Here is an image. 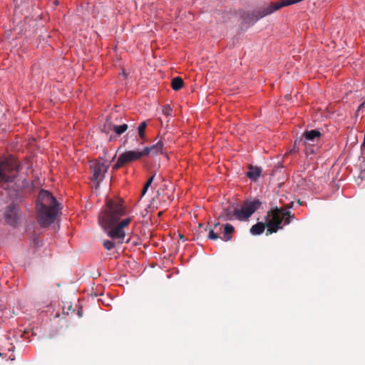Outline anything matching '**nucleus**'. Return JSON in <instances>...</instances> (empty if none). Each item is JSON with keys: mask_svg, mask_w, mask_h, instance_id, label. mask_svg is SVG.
<instances>
[{"mask_svg": "<svg viewBox=\"0 0 365 365\" xmlns=\"http://www.w3.org/2000/svg\"><path fill=\"white\" fill-rule=\"evenodd\" d=\"M126 214V207L123 201L116 200L108 201L106 210L99 215L101 226L111 238L103 241V245L105 249L110 250L115 247L116 242L118 244L124 242L125 228L133 218V216H127L120 221Z\"/></svg>", "mask_w": 365, "mask_h": 365, "instance_id": "obj_1", "label": "nucleus"}, {"mask_svg": "<svg viewBox=\"0 0 365 365\" xmlns=\"http://www.w3.org/2000/svg\"><path fill=\"white\" fill-rule=\"evenodd\" d=\"M58 203L51 192L41 190L38 195L36 208L37 221L41 227H48L54 222L58 210Z\"/></svg>", "mask_w": 365, "mask_h": 365, "instance_id": "obj_2", "label": "nucleus"}, {"mask_svg": "<svg viewBox=\"0 0 365 365\" xmlns=\"http://www.w3.org/2000/svg\"><path fill=\"white\" fill-rule=\"evenodd\" d=\"M163 143L158 141L156 144L151 147H145L143 150H129L120 154L117 160L116 163L113 165V170H118L126 164L138 160L150 153L156 155L159 153H163Z\"/></svg>", "mask_w": 365, "mask_h": 365, "instance_id": "obj_3", "label": "nucleus"}, {"mask_svg": "<svg viewBox=\"0 0 365 365\" xmlns=\"http://www.w3.org/2000/svg\"><path fill=\"white\" fill-rule=\"evenodd\" d=\"M261 205V202L255 199L254 200H246L244 202L241 209L235 208L232 210L230 207L225 209L220 214V217L223 220H232L236 218L240 220H247Z\"/></svg>", "mask_w": 365, "mask_h": 365, "instance_id": "obj_4", "label": "nucleus"}, {"mask_svg": "<svg viewBox=\"0 0 365 365\" xmlns=\"http://www.w3.org/2000/svg\"><path fill=\"white\" fill-rule=\"evenodd\" d=\"M282 219L279 217V214L277 210H271L267 212L265 216L264 222H257V224L252 226L250 232L254 235H259L263 233L265 227H267V235H269L274 232H277L279 229H282L281 226Z\"/></svg>", "mask_w": 365, "mask_h": 365, "instance_id": "obj_5", "label": "nucleus"}, {"mask_svg": "<svg viewBox=\"0 0 365 365\" xmlns=\"http://www.w3.org/2000/svg\"><path fill=\"white\" fill-rule=\"evenodd\" d=\"M18 161L10 158L0 161V183L12 182L19 172Z\"/></svg>", "mask_w": 365, "mask_h": 365, "instance_id": "obj_6", "label": "nucleus"}, {"mask_svg": "<svg viewBox=\"0 0 365 365\" xmlns=\"http://www.w3.org/2000/svg\"><path fill=\"white\" fill-rule=\"evenodd\" d=\"M90 168L93 174L92 180L99 185L100 182L103 180L109 165L99 160H93L90 163Z\"/></svg>", "mask_w": 365, "mask_h": 365, "instance_id": "obj_7", "label": "nucleus"}, {"mask_svg": "<svg viewBox=\"0 0 365 365\" xmlns=\"http://www.w3.org/2000/svg\"><path fill=\"white\" fill-rule=\"evenodd\" d=\"M4 217L9 224L15 225L19 217V207L15 204L9 205L6 210Z\"/></svg>", "mask_w": 365, "mask_h": 365, "instance_id": "obj_8", "label": "nucleus"}, {"mask_svg": "<svg viewBox=\"0 0 365 365\" xmlns=\"http://www.w3.org/2000/svg\"><path fill=\"white\" fill-rule=\"evenodd\" d=\"M320 131L317 130H307L304 133V144L312 145L318 143L321 137Z\"/></svg>", "mask_w": 365, "mask_h": 365, "instance_id": "obj_9", "label": "nucleus"}, {"mask_svg": "<svg viewBox=\"0 0 365 365\" xmlns=\"http://www.w3.org/2000/svg\"><path fill=\"white\" fill-rule=\"evenodd\" d=\"M273 210H277L279 214V217L282 219V222L284 220V225L290 223L291 220L294 218V215L290 211L282 208L275 207Z\"/></svg>", "mask_w": 365, "mask_h": 365, "instance_id": "obj_10", "label": "nucleus"}, {"mask_svg": "<svg viewBox=\"0 0 365 365\" xmlns=\"http://www.w3.org/2000/svg\"><path fill=\"white\" fill-rule=\"evenodd\" d=\"M262 173V169L259 167H254L250 165L249 167V171L247 173V176L253 180H257V179L259 177Z\"/></svg>", "mask_w": 365, "mask_h": 365, "instance_id": "obj_11", "label": "nucleus"}, {"mask_svg": "<svg viewBox=\"0 0 365 365\" xmlns=\"http://www.w3.org/2000/svg\"><path fill=\"white\" fill-rule=\"evenodd\" d=\"M235 228L234 227L227 223L224 226V232H223V237H222V240L227 242L232 240V234L234 232Z\"/></svg>", "mask_w": 365, "mask_h": 365, "instance_id": "obj_12", "label": "nucleus"}, {"mask_svg": "<svg viewBox=\"0 0 365 365\" xmlns=\"http://www.w3.org/2000/svg\"><path fill=\"white\" fill-rule=\"evenodd\" d=\"M184 82L180 77H175L172 80L171 87L174 91H179L183 86Z\"/></svg>", "mask_w": 365, "mask_h": 365, "instance_id": "obj_13", "label": "nucleus"}, {"mask_svg": "<svg viewBox=\"0 0 365 365\" xmlns=\"http://www.w3.org/2000/svg\"><path fill=\"white\" fill-rule=\"evenodd\" d=\"M128 126L127 124H123L120 125H114L113 127V130L117 135H120L125 133L126 130L128 129Z\"/></svg>", "mask_w": 365, "mask_h": 365, "instance_id": "obj_14", "label": "nucleus"}, {"mask_svg": "<svg viewBox=\"0 0 365 365\" xmlns=\"http://www.w3.org/2000/svg\"><path fill=\"white\" fill-rule=\"evenodd\" d=\"M146 126H147V124H146L145 121L141 122L138 125V134L141 139L145 138V130L146 128Z\"/></svg>", "mask_w": 365, "mask_h": 365, "instance_id": "obj_15", "label": "nucleus"}, {"mask_svg": "<svg viewBox=\"0 0 365 365\" xmlns=\"http://www.w3.org/2000/svg\"><path fill=\"white\" fill-rule=\"evenodd\" d=\"M113 125L111 121L107 119L103 125V131L107 134L109 133L110 130H113Z\"/></svg>", "mask_w": 365, "mask_h": 365, "instance_id": "obj_16", "label": "nucleus"}, {"mask_svg": "<svg viewBox=\"0 0 365 365\" xmlns=\"http://www.w3.org/2000/svg\"><path fill=\"white\" fill-rule=\"evenodd\" d=\"M208 238L210 240H217L219 238V236L217 235V232H215V230L214 228L210 229L209 234H208Z\"/></svg>", "mask_w": 365, "mask_h": 365, "instance_id": "obj_17", "label": "nucleus"}, {"mask_svg": "<svg viewBox=\"0 0 365 365\" xmlns=\"http://www.w3.org/2000/svg\"><path fill=\"white\" fill-rule=\"evenodd\" d=\"M214 226V229L215 230V232H217V235L219 236V235L222 232V226L219 223V222H216L213 225Z\"/></svg>", "mask_w": 365, "mask_h": 365, "instance_id": "obj_18", "label": "nucleus"}, {"mask_svg": "<svg viewBox=\"0 0 365 365\" xmlns=\"http://www.w3.org/2000/svg\"><path fill=\"white\" fill-rule=\"evenodd\" d=\"M155 178V175H152L149 179L146 182V183L145 184V185H146L147 187H150V185L152 184L153 181V179Z\"/></svg>", "mask_w": 365, "mask_h": 365, "instance_id": "obj_19", "label": "nucleus"}, {"mask_svg": "<svg viewBox=\"0 0 365 365\" xmlns=\"http://www.w3.org/2000/svg\"><path fill=\"white\" fill-rule=\"evenodd\" d=\"M148 187H147L146 185H144V187L143 188V190H142V192H141V196H143L146 193Z\"/></svg>", "mask_w": 365, "mask_h": 365, "instance_id": "obj_20", "label": "nucleus"}, {"mask_svg": "<svg viewBox=\"0 0 365 365\" xmlns=\"http://www.w3.org/2000/svg\"><path fill=\"white\" fill-rule=\"evenodd\" d=\"M364 105H365V101L359 105L357 111L359 112L360 110H361L364 107Z\"/></svg>", "mask_w": 365, "mask_h": 365, "instance_id": "obj_21", "label": "nucleus"}, {"mask_svg": "<svg viewBox=\"0 0 365 365\" xmlns=\"http://www.w3.org/2000/svg\"><path fill=\"white\" fill-rule=\"evenodd\" d=\"M361 149L363 150H365V133H364V141H363V143L361 145Z\"/></svg>", "mask_w": 365, "mask_h": 365, "instance_id": "obj_22", "label": "nucleus"}, {"mask_svg": "<svg viewBox=\"0 0 365 365\" xmlns=\"http://www.w3.org/2000/svg\"><path fill=\"white\" fill-rule=\"evenodd\" d=\"M33 244H34V245H38V240H37V238H36V237H34V238L33 239Z\"/></svg>", "mask_w": 365, "mask_h": 365, "instance_id": "obj_23", "label": "nucleus"}, {"mask_svg": "<svg viewBox=\"0 0 365 365\" xmlns=\"http://www.w3.org/2000/svg\"><path fill=\"white\" fill-rule=\"evenodd\" d=\"M112 139H113V135H111L110 136V139H109V140L110 141V140H112Z\"/></svg>", "mask_w": 365, "mask_h": 365, "instance_id": "obj_24", "label": "nucleus"}, {"mask_svg": "<svg viewBox=\"0 0 365 365\" xmlns=\"http://www.w3.org/2000/svg\"><path fill=\"white\" fill-rule=\"evenodd\" d=\"M180 239H183V236L182 235H180Z\"/></svg>", "mask_w": 365, "mask_h": 365, "instance_id": "obj_25", "label": "nucleus"}]
</instances>
